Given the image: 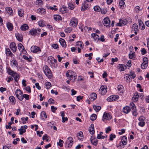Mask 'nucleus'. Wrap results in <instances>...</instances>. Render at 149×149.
<instances>
[{"label": "nucleus", "mask_w": 149, "mask_h": 149, "mask_svg": "<svg viewBox=\"0 0 149 149\" xmlns=\"http://www.w3.org/2000/svg\"><path fill=\"white\" fill-rule=\"evenodd\" d=\"M97 116L95 114H93L90 117V119L92 121H94L97 118Z\"/></svg>", "instance_id": "nucleus-39"}, {"label": "nucleus", "mask_w": 149, "mask_h": 149, "mask_svg": "<svg viewBox=\"0 0 149 149\" xmlns=\"http://www.w3.org/2000/svg\"><path fill=\"white\" fill-rule=\"evenodd\" d=\"M74 20H71L70 23V25L76 27L77 25V19H74Z\"/></svg>", "instance_id": "nucleus-19"}, {"label": "nucleus", "mask_w": 149, "mask_h": 149, "mask_svg": "<svg viewBox=\"0 0 149 149\" xmlns=\"http://www.w3.org/2000/svg\"><path fill=\"white\" fill-rule=\"evenodd\" d=\"M6 53L8 56H10L12 57L14 56V54L11 52L10 49L9 48L6 49Z\"/></svg>", "instance_id": "nucleus-21"}, {"label": "nucleus", "mask_w": 149, "mask_h": 149, "mask_svg": "<svg viewBox=\"0 0 149 149\" xmlns=\"http://www.w3.org/2000/svg\"><path fill=\"white\" fill-rule=\"evenodd\" d=\"M91 126L89 128V131L91 134L93 135L95 132L93 125L91 124Z\"/></svg>", "instance_id": "nucleus-22"}, {"label": "nucleus", "mask_w": 149, "mask_h": 149, "mask_svg": "<svg viewBox=\"0 0 149 149\" xmlns=\"http://www.w3.org/2000/svg\"><path fill=\"white\" fill-rule=\"evenodd\" d=\"M54 19L56 20V21H59L61 20H62L61 17L58 15H55L54 16Z\"/></svg>", "instance_id": "nucleus-31"}, {"label": "nucleus", "mask_w": 149, "mask_h": 149, "mask_svg": "<svg viewBox=\"0 0 149 149\" xmlns=\"http://www.w3.org/2000/svg\"><path fill=\"white\" fill-rule=\"evenodd\" d=\"M25 90L29 93H31V88L29 86H27L25 87Z\"/></svg>", "instance_id": "nucleus-60"}, {"label": "nucleus", "mask_w": 149, "mask_h": 149, "mask_svg": "<svg viewBox=\"0 0 149 149\" xmlns=\"http://www.w3.org/2000/svg\"><path fill=\"white\" fill-rule=\"evenodd\" d=\"M59 42L61 45L64 47H65L66 44L65 40L61 38L59 39Z\"/></svg>", "instance_id": "nucleus-16"}, {"label": "nucleus", "mask_w": 149, "mask_h": 149, "mask_svg": "<svg viewBox=\"0 0 149 149\" xmlns=\"http://www.w3.org/2000/svg\"><path fill=\"white\" fill-rule=\"evenodd\" d=\"M100 93L102 95H104L107 92V89L104 87L102 86L100 89Z\"/></svg>", "instance_id": "nucleus-14"}, {"label": "nucleus", "mask_w": 149, "mask_h": 149, "mask_svg": "<svg viewBox=\"0 0 149 149\" xmlns=\"http://www.w3.org/2000/svg\"><path fill=\"white\" fill-rule=\"evenodd\" d=\"M10 101L12 102L13 104H14L16 102L15 97L13 96H10L9 97Z\"/></svg>", "instance_id": "nucleus-30"}, {"label": "nucleus", "mask_w": 149, "mask_h": 149, "mask_svg": "<svg viewBox=\"0 0 149 149\" xmlns=\"http://www.w3.org/2000/svg\"><path fill=\"white\" fill-rule=\"evenodd\" d=\"M65 143L66 148L71 147L73 143V140L72 138L70 136L68 137Z\"/></svg>", "instance_id": "nucleus-4"}, {"label": "nucleus", "mask_w": 149, "mask_h": 149, "mask_svg": "<svg viewBox=\"0 0 149 149\" xmlns=\"http://www.w3.org/2000/svg\"><path fill=\"white\" fill-rule=\"evenodd\" d=\"M119 98L118 95H111L108 97L107 100L109 102L113 101L118 100Z\"/></svg>", "instance_id": "nucleus-6"}, {"label": "nucleus", "mask_w": 149, "mask_h": 149, "mask_svg": "<svg viewBox=\"0 0 149 149\" xmlns=\"http://www.w3.org/2000/svg\"><path fill=\"white\" fill-rule=\"evenodd\" d=\"M135 55V52L131 53L130 52L129 54V56L130 59H132Z\"/></svg>", "instance_id": "nucleus-52"}, {"label": "nucleus", "mask_w": 149, "mask_h": 149, "mask_svg": "<svg viewBox=\"0 0 149 149\" xmlns=\"http://www.w3.org/2000/svg\"><path fill=\"white\" fill-rule=\"evenodd\" d=\"M134 29H136V31H138V25L136 24H133L132 27V31H133Z\"/></svg>", "instance_id": "nucleus-42"}, {"label": "nucleus", "mask_w": 149, "mask_h": 149, "mask_svg": "<svg viewBox=\"0 0 149 149\" xmlns=\"http://www.w3.org/2000/svg\"><path fill=\"white\" fill-rule=\"evenodd\" d=\"M72 31V29L71 28H68L65 30V31L67 33H70Z\"/></svg>", "instance_id": "nucleus-62"}, {"label": "nucleus", "mask_w": 149, "mask_h": 149, "mask_svg": "<svg viewBox=\"0 0 149 149\" xmlns=\"http://www.w3.org/2000/svg\"><path fill=\"white\" fill-rule=\"evenodd\" d=\"M39 26L41 27H43L44 26V24L42 21H40L38 23Z\"/></svg>", "instance_id": "nucleus-63"}, {"label": "nucleus", "mask_w": 149, "mask_h": 149, "mask_svg": "<svg viewBox=\"0 0 149 149\" xmlns=\"http://www.w3.org/2000/svg\"><path fill=\"white\" fill-rule=\"evenodd\" d=\"M93 108L96 111H99L101 108V107L100 106H96L95 105H93Z\"/></svg>", "instance_id": "nucleus-36"}, {"label": "nucleus", "mask_w": 149, "mask_h": 149, "mask_svg": "<svg viewBox=\"0 0 149 149\" xmlns=\"http://www.w3.org/2000/svg\"><path fill=\"white\" fill-rule=\"evenodd\" d=\"M63 140L59 139V142L57 143V144L60 147H62L63 146Z\"/></svg>", "instance_id": "nucleus-41"}, {"label": "nucleus", "mask_w": 149, "mask_h": 149, "mask_svg": "<svg viewBox=\"0 0 149 149\" xmlns=\"http://www.w3.org/2000/svg\"><path fill=\"white\" fill-rule=\"evenodd\" d=\"M23 57L25 59L29 61L30 62L32 61V60L31 58H29L26 55H24L23 56Z\"/></svg>", "instance_id": "nucleus-61"}, {"label": "nucleus", "mask_w": 149, "mask_h": 149, "mask_svg": "<svg viewBox=\"0 0 149 149\" xmlns=\"http://www.w3.org/2000/svg\"><path fill=\"white\" fill-rule=\"evenodd\" d=\"M89 7L88 3L86 1H84L82 4V6L81 7V10L82 11H85Z\"/></svg>", "instance_id": "nucleus-12"}, {"label": "nucleus", "mask_w": 149, "mask_h": 149, "mask_svg": "<svg viewBox=\"0 0 149 149\" xmlns=\"http://www.w3.org/2000/svg\"><path fill=\"white\" fill-rule=\"evenodd\" d=\"M10 48L13 53L16 52L17 50V47L16 44L14 42H12L10 45Z\"/></svg>", "instance_id": "nucleus-8"}, {"label": "nucleus", "mask_w": 149, "mask_h": 149, "mask_svg": "<svg viewBox=\"0 0 149 149\" xmlns=\"http://www.w3.org/2000/svg\"><path fill=\"white\" fill-rule=\"evenodd\" d=\"M127 138L125 136H123L121 140V142L119 143V146H117V147L119 149L123 148L124 147V145H126L127 142Z\"/></svg>", "instance_id": "nucleus-5"}, {"label": "nucleus", "mask_w": 149, "mask_h": 149, "mask_svg": "<svg viewBox=\"0 0 149 149\" xmlns=\"http://www.w3.org/2000/svg\"><path fill=\"white\" fill-rule=\"evenodd\" d=\"M7 72L10 75H11L13 76L14 73H16L14 72L10 68H6Z\"/></svg>", "instance_id": "nucleus-27"}, {"label": "nucleus", "mask_w": 149, "mask_h": 149, "mask_svg": "<svg viewBox=\"0 0 149 149\" xmlns=\"http://www.w3.org/2000/svg\"><path fill=\"white\" fill-rule=\"evenodd\" d=\"M45 85L46 86V88L47 89H49L51 86V84L49 82H46L45 83Z\"/></svg>", "instance_id": "nucleus-45"}, {"label": "nucleus", "mask_w": 149, "mask_h": 149, "mask_svg": "<svg viewBox=\"0 0 149 149\" xmlns=\"http://www.w3.org/2000/svg\"><path fill=\"white\" fill-rule=\"evenodd\" d=\"M103 22L104 25L107 27L110 25V21L109 18L108 17L104 18L103 19Z\"/></svg>", "instance_id": "nucleus-10"}, {"label": "nucleus", "mask_w": 149, "mask_h": 149, "mask_svg": "<svg viewBox=\"0 0 149 149\" xmlns=\"http://www.w3.org/2000/svg\"><path fill=\"white\" fill-rule=\"evenodd\" d=\"M94 9L95 11H99L101 10V8L99 6H97L94 7Z\"/></svg>", "instance_id": "nucleus-50"}, {"label": "nucleus", "mask_w": 149, "mask_h": 149, "mask_svg": "<svg viewBox=\"0 0 149 149\" xmlns=\"http://www.w3.org/2000/svg\"><path fill=\"white\" fill-rule=\"evenodd\" d=\"M116 135L114 134H111L110 135V139L109 140L111 141H113V139L116 138Z\"/></svg>", "instance_id": "nucleus-56"}, {"label": "nucleus", "mask_w": 149, "mask_h": 149, "mask_svg": "<svg viewBox=\"0 0 149 149\" xmlns=\"http://www.w3.org/2000/svg\"><path fill=\"white\" fill-rule=\"evenodd\" d=\"M97 94L95 93H92L91 94H90L89 96L90 99L92 101H94L97 98Z\"/></svg>", "instance_id": "nucleus-17"}, {"label": "nucleus", "mask_w": 149, "mask_h": 149, "mask_svg": "<svg viewBox=\"0 0 149 149\" xmlns=\"http://www.w3.org/2000/svg\"><path fill=\"white\" fill-rule=\"evenodd\" d=\"M42 139L43 140H46L47 141H49V137L47 134H45L42 137Z\"/></svg>", "instance_id": "nucleus-49"}, {"label": "nucleus", "mask_w": 149, "mask_h": 149, "mask_svg": "<svg viewBox=\"0 0 149 149\" xmlns=\"http://www.w3.org/2000/svg\"><path fill=\"white\" fill-rule=\"evenodd\" d=\"M15 94L17 97L21 101H22L24 98L27 100L29 99V95L26 94H23V93L19 89H18L16 91Z\"/></svg>", "instance_id": "nucleus-1"}, {"label": "nucleus", "mask_w": 149, "mask_h": 149, "mask_svg": "<svg viewBox=\"0 0 149 149\" xmlns=\"http://www.w3.org/2000/svg\"><path fill=\"white\" fill-rule=\"evenodd\" d=\"M12 124H14L13 122H10L8 123V125H6V129H8V128L10 129L11 128V125Z\"/></svg>", "instance_id": "nucleus-48"}, {"label": "nucleus", "mask_w": 149, "mask_h": 149, "mask_svg": "<svg viewBox=\"0 0 149 149\" xmlns=\"http://www.w3.org/2000/svg\"><path fill=\"white\" fill-rule=\"evenodd\" d=\"M11 63H12L13 64V65L16 66L17 67L18 64L16 60H13L11 61Z\"/></svg>", "instance_id": "nucleus-46"}, {"label": "nucleus", "mask_w": 149, "mask_h": 149, "mask_svg": "<svg viewBox=\"0 0 149 149\" xmlns=\"http://www.w3.org/2000/svg\"><path fill=\"white\" fill-rule=\"evenodd\" d=\"M7 13L10 15H12L13 14V10L11 8L9 7H6L5 8Z\"/></svg>", "instance_id": "nucleus-13"}, {"label": "nucleus", "mask_w": 149, "mask_h": 149, "mask_svg": "<svg viewBox=\"0 0 149 149\" xmlns=\"http://www.w3.org/2000/svg\"><path fill=\"white\" fill-rule=\"evenodd\" d=\"M130 105L131 106V109L132 111L136 109V108L135 104L132 102H131L130 104Z\"/></svg>", "instance_id": "nucleus-40"}, {"label": "nucleus", "mask_w": 149, "mask_h": 149, "mask_svg": "<svg viewBox=\"0 0 149 149\" xmlns=\"http://www.w3.org/2000/svg\"><path fill=\"white\" fill-rule=\"evenodd\" d=\"M124 78L126 79V81L128 80L129 81V82H130V78H132V77L130 75L126 74L124 76Z\"/></svg>", "instance_id": "nucleus-43"}, {"label": "nucleus", "mask_w": 149, "mask_h": 149, "mask_svg": "<svg viewBox=\"0 0 149 149\" xmlns=\"http://www.w3.org/2000/svg\"><path fill=\"white\" fill-rule=\"evenodd\" d=\"M148 63H143L141 64V68L142 69L146 68L148 66Z\"/></svg>", "instance_id": "nucleus-37"}, {"label": "nucleus", "mask_w": 149, "mask_h": 149, "mask_svg": "<svg viewBox=\"0 0 149 149\" xmlns=\"http://www.w3.org/2000/svg\"><path fill=\"white\" fill-rule=\"evenodd\" d=\"M76 45L77 46H79V47H81V48H83V43L82 42H81V41L77 42L76 43Z\"/></svg>", "instance_id": "nucleus-47"}, {"label": "nucleus", "mask_w": 149, "mask_h": 149, "mask_svg": "<svg viewBox=\"0 0 149 149\" xmlns=\"http://www.w3.org/2000/svg\"><path fill=\"white\" fill-rule=\"evenodd\" d=\"M37 12L39 13H40L44 14L45 13V10L42 8H39L37 10Z\"/></svg>", "instance_id": "nucleus-26"}, {"label": "nucleus", "mask_w": 149, "mask_h": 149, "mask_svg": "<svg viewBox=\"0 0 149 149\" xmlns=\"http://www.w3.org/2000/svg\"><path fill=\"white\" fill-rule=\"evenodd\" d=\"M130 111V107L128 106H126L123 109V112L125 113H127Z\"/></svg>", "instance_id": "nucleus-18"}, {"label": "nucleus", "mask_w": 149, "mask_h": 149, "mask_svg": "<svg viewBox=\"0 0 149 149\" xmlns=\"http://www.w3.org/2000/svg\"><path fill=\"white\" fill-rule=\"evenodd\" d=\"M29 33L33 36L37 35L36 33L37 32L36 31V29H33L29 31Z\"/></svg>", "instance_id": "nucleus-34"}, {"label": "nucleus", "mask_w": 149, "mask_h": 149, "mask_svg": "<svg viewBox=\"0 0 149 149\" xmlns=\"http://www.w3.org/2000/svg\"><path fill=\"white\" fill-rule=\"evenodd\" d=\"M18 49L19 51L21 50L22 52H24V51H25V50L22 45L21 43H19L18 45Z\"/></svg>", "instance_id": "nucleus-25"}, {"label": "nucleus", "mask_w": 149, "mask_h": 149, "mask_svg": "<svg viewBox=\"0 0 149 149\" xmlns=\"http://www.w3.org/2000/svg\"><path fill=\"white\" fill-rule=\"evenodd\" d=\"M20 29L23 31H25L28 29L29 26L26 24H24L21 26Z\"/></svg>", "instance_id": "nucleus-29"}, {"label": "nucleus", "mask_w": 149, "mask_h": 149, "mask_svg": "<svg viewBox=\"0 0 149 149\" xmlns=\"http://www.w3.org/2000/svg\"><path fill=\"white\" fill-rule=\"evenodd\" d=\"M50 65L53 68H55L57 66V65H56L54 63L52 62H51Z\"/></svg>", "instance_id": "nucleus-58"}, {"label": "nucleus", "mask_w": 149, "mask_h": 149, "mask_svg": "<svg viewBox=\"0 0 149 149\" xmlns=\"http://www.w3.org/2000/svg\"><path fill=\"white\" fill-rule=\"evenodd\" d=\"M91 36L94 39L95 41L98 40L99 36L95 33H92L91 35Z\"/></svg>", "instance_id": "nucleus-28"}, {"label": "nucleus", "mask_w": 149, "mask_h": 149, "mask_svg": "<svg viewBox=\"0 0 149 149\" xmlns=\"http://www.w3.org/2000/svg\"><path fill=\"white\" fill-rule=\"evenodd\" d=\"M66 77L70 79V80L74 82L77 78V76L75 73L71 70H69L66 73Z\"/></svg>", "instance_id": "nucleus-2"}, {"label": "nucleus", "mask_w": 149, "mask_h": 149, "mask_svg": "<svg viewBox=\"0 0 149 149\" xmlns=\"http://www.w3.org/2000/svg\"><path fill=\"white\" fill-rule=\"evenodd\" d=\"M6 26L8 29L9 31H11L13 29V26L11 23L7 22L6 23Z\"/></svg>", "instance_id": "nucleus-23"}, {"label": "nucleus", "mask_w": 149, "mask_h": 149, "mask_svg": "<svg viewBox=\"0 0 149 149\" xmlns=\"http://www.w3.org/2000/svg\"><path fill=\"white\" fill-rule=\"evenodd\" d=\"M119 5L120 7L123 8L124 7L125 3L124 1H120L119 2Z\"/></svg>", "instance_id": "nucleus-44"}, {"label": "nucleus", "mask_w": 149, "mask_h": 149, "mask_svg": "<svg viewBox=\"0 0 149 149\" xmlns=\"http://www.w3.org/2000/svg\"><path fill=\"white\" fill-rule=\"evenodd\" d=\"M123 86L119 85L118 86L117 88L118 91H120V93H123Z\"/></svg>", "instance_id": "nucleus-38"}, {"label": "nucleus", "mask_w": 149, "mask_h": 149, "mask_svg": "<svg viewBox=\"0 0 149 149\" xmlns=\"http://www.w3.org/2000/svg\"><path fill=\"white\" fill-rule=\"evenodd\" d=\"M105 138L104 136H103L101 134H98L97 137V138L98 139H104Z\"/></svg>", "instance_id": "nucleus-59"}, {"label": "nucleus", "mask_w": 149, "mask_h": 149, "mask_svg": "<svg viewBox=\"0 0 149 149\" xmlns=\"http://www.w3.org/2000/svg\"><path fill=\"white\" fill-rule=\"evenodd\" d=\"M139 97V95L137 93H135L132 98V100L134 102H136L138 100Z\"/></svg>", "instance_id": "nucleus-24"}, {"label": "nucleus", "mask_w": 149, "mask_h": 149, "mask_svg": "<svg viewBox=\"0 0 149 149\" xmlns=\"http://www.w3.org/2000/svg\"><path fill=\"white\" fill-rule=\"evenodd\" d=\"M91 142L93 145L96 146L97 144V140L96 139H94L93 137H91Z\"/></svg>", "instance_id": "nucleus-20"}, {"label": "nucleus", "mask_w": 149, "mask_h": 149, "mask_svg": "<svg viewBox=\"0 0 149 149\" xmlns=\"http://www.w3.org/2000/svg\"><path fill=\"white\" fill-rule=\"evenodd\" d=\"M68 8L71 10H73L74 8V6L73 4L69 3L68 4Z\"/></svg>", "instance_id": "nucleus-55"}, {"label": "nucleus", "mask_w": 149, "mask_h": 149, "mask_svg": "<svg viewBox=\"0 0 149 149\" xmlns=\"http://www.w3.org/2000/svg\"><path fill=\"white\" fill-rule=\"evenodd\" d=\"M127 24V21L125 19H120L119 22L116 25L121 26L126 25Z\"/></svg>", "instance_id": "nucleus-7"}, {"label": "nucleus", "mask_w": 149, "mask_h": 149, "mask_svg": "<svg viewBox=\"0 0 149 149\" xmlns=\"http://www.w3.org/2000/svg\"><path fill=\"white\" fill-rule=\"evenodd\" d=\"M111 118V116L109 113H104L103 114L102 120L105 121V120H109Z\"/></svg>", "instance_id": "nucleus-9"}, {"label": "nucleus", "mask_w": 149, "mask_h": 149, "mask_svg": "<svg viewBox=\"0 0 149 149\" xmlns=\"http://www.w3.org/2000/svg\"><path fill=\"white\" fill-rule=\"evenodd\" d=\"M41 116L42 117H44L46 118H47V116L46 115V113L44 111H42L41 112Z\"/></svg>", "instance_id": "nucleus-53"}, {"label": "nucleus", "mask_w": 149, "mask_h": 149, "mask_svg": "<svg viewBox=\"0 0 149 149\" xmlns=\"http://www.w3.org/2000/svg\"><path fill=\"white\" fill-rule=\"evenodd\" d=\"M77 136H79L80 137H81V138H79V137H78V138L79 139H80V140H81L83 138V133L81 132H80L78 134Z\"/></svg>", "instance_id": "nucleus-51"}, {"label": "nucleus", "mask_w": 149, "mask_h": 149, "mask_svg": "<svg viewBox=\"0 0 149 149\" xmlns=\"http://www.w3.org/2000/svg\"><path fill=\"white\" fill-rule=\"evenodd\" d=\"M135 10L136 13H139V11H141V10L139 6H137L135 8Z\"/></svg>", "instance_id": "nucleus-57"}, {"label": "nucleus", "mask_w": 149, "mask_h": 149, "mask_svg": "<svg viewBox=\"0 0 149 149\" xmlns=\"http://www.w3.org/2000/svg\"><path fill=\"white\" fill-rule=\"evenodd\" d=\"M101 13L103 14H104L106 13L107 12V10L106 9H101L100 10Z\"/></svg>", "instance_id": "nucleus-64"}, {"label": "nucleus", "mask_w": 149, "mask_h": 149, "mask_svg": "<svg viewBox=\"0 0 149 149\" xmlns=\"http://www.w3.org/2000/svg\"><path fill=\"white\" fill-rule=\"evenodd\" d=\"M23 10L20 8L18 9V15L20 17H22L23 15Z\"/></svg>", "instance_id": "nucleus-33"}, {"label": "nucleus", "mask_w": 149, "mask_h": 149, "mask_svg": "<svg viewBox=\"0 0 149 149\" xmlns=\"http://www.w3.org/2000/svg\"><path fill=\"white\" fill-rule=\"evenodd\" d=\"M15 36L17 39L20 42H22L23 40V37L22 35L17 33L15 34Z\"/></svg>", "instance_id": "nucleus-15"}, {"label": "nucleus", "mask_w": 149, "mask_h": 149, "mask_svg": "<svg viewBox=\"0 0 149 149\" xmlns=\"http://www.w3.org/2000/svg\"><path fill=\"white\" fill-rule=\"evenodd\" d=\"M31 51L34 53H36L39 51H40V48L36 46H32L31 48Z\"/></svg>", "instance_id": "nucleus-11"}, {"label": "nucleus", "mask_w": 149, "mask_h": 149, "mask_svg": "<svg viewBox=\"0 0 149 149\" xmlns=\"http://www.w3.org/2000/svg\"><path fill=\"white\" fill-rule=\"evenodd\" d=\"M44 72L46 75L49 78H51L52 77V74L51 70L49 68L47 65H45L43 67Z\"/></svg>", "instance_id": "nucleus-3"}, {"label": "nucleus", "mask_w": 149, "mask_h": 149, "mask_svg": "<svg viewBox=\"0 0 149 149\" xmlns=\"http://www.w3.org/2000/svg\"><path fill=\"white\" fill-rule=\"evenodd\" d=\"M36 4L39 6H41L42 4V1L41 0H38L36 2Z\"/></svg>", "instance_id": "nucleus-54"}, {"label": "nucleus", "mask_w": 149, "mask_h": 149, "mask_svg": "<svg viewBox=\"0 0 149 149\" xmlns=\"http://www.w3.org/2000/svg\"><path fill=\"white\" fill-rule=\"evenodd\" d=\"M125 65L123 64H119L118 65L119 69L120 70V71H122L124 70Z\"/></svg>", "instance_id": "nucleus-35"}, {"label": "nucleus", "mask_w": 149, "mask_h": 149, "mask_svg": "<svg viewBox=\"0 0 149 149\" xmlns=\"http://www.w3.org/2000/svg\"><path fill=\"white\" fill-rule=\"evenodd\" d=\"M12 76L14 77L15 80L17 82L18 81L19 77L18 74L16 73V72L14 73Z\"/></svg>", "instance_id": "nucleus-32"}]
</instances>
